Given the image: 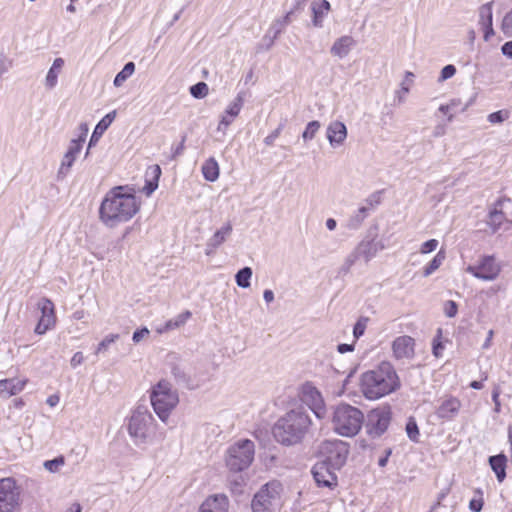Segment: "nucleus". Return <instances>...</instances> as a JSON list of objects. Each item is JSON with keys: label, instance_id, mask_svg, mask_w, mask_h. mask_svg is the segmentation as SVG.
<instances>
[{"label": "nucleus", "instance_id": "10", "mask_svg": "<svg viewBox=\"0 0 512 512\" xmlns=\"http://www.w3.org/2000/svg\"><path fill=\"white\" fill-rule=\"evenodd\" d=\"M391 412L386 408L373 409L368 415L366 430L372 438L380 437L388 428Z\"/></svg>", "mask_w": 512, "mask_h": 512}, {"label": "nucleus", "instance_id": "40", "mask_svg": "<svg viewBox=\"0 0 512 512\" xmlns=\"http://www.w3.org/2000/svg\"><path fill=\"white\" fill-rule=\"evenodd\" d=\"M83 134L78 139L72 140L66 153L72 155L74 158L78 155L82 148V143L85 141V136L88 131L86 124H82Z\"/></svg>", "mask_w": 512, "mask_h": 512}, {"label": "nucleus", "instance_id": "23", "mask_svg": "<svg viewBox=\"0 0 512 512\" xmlns=\"http://www.w3.org/2000/svg\"><path fill=\"white\" fill-rule=\"evenodd\" d=\"M356 44V41L353 39L352 36L345 35L340 38H338L332 45L330 52L332 55L342 59L346 57L352 47H354Z\"/></svg>", "mask_w": 512, "mask_h": 512}, {"label": "nucleus", "instance_id": "24", "mask_svg": "<svg viewBox=\"0 0 512 512\" xmlns=\"http://www.w3.org/2000/svg\"><path fill=\"white\" fill-rule=\"evenodd\" d=\"M228 498L223 495H213L208 497L200 506V511L227 512Z\"/></svg>", "mask_w": 512, "mask_h": 512}, {"label": "nucleus", "instance_id": "53", "mask_svg": "<svg viewBox=\"0 0 512 512\" xmlns=\"http://www.w3.org/2000/svg\"><path fill=\"white\" fill-rule=\"evenodd\" d=\"M456 73V68L452 64H448L444 66L441 70V74L439 77V81H445L451 77H453Z\"/></svg>", "mask_w": 512, "mask_h": 512}, {"label": "nucleus", "instance_id": "5", "mask_svg": "<svg viewBox=\"0 0 512 512\" xmlns=\"http://www.w3.org/2000/svg\"><path fill=\"white\" fill-rule=\"evenodd\" d=\"M363 421L364 414L357 407L341 403L334 409L332 417L333 429L341 436H355L360 431Z\"/></svg>", "mask_w": 512, "mask_h": 512}, {"label": "nucleus", "instance_id": "12", "mask_svg": "<svg viewBox=\"0 0 512 512\" xmlns=\"http://www.w3.org/2000/svg\"><path fill=\"white\" fill-rule=\"evenodd\" d=\"M37 307L41 312V317L35 327L34 332L38 335H43L55 326V307L53 302L46 297H43L39 300Z\"/></svg>", "mask_w": 512, "mask_h": 512}, {"label": "nucleus", "instance_id": "30", "mask_svg": "<svg viewBox=\"0 0 512 512\" xmlns=\"http://www.w3.org/2000/svg\"><path fill=\"white\" fill-rule=\"evenodd\" d=\"M63 66H64V60L62 58L54 59L53 64L50 67V69L46 75V78H45L46 88L53 89L57 85L58 75L60 74Z\"/></svg>", "mask_w": 512, "mask_h": 512}, {"label": "nucleus", "instance_id": "17", "mask_svg": "<svg viewBox=\"0 0 512 512\" xmlns=\"http://www.w3.org/2000/svg\"><path fill=\"white\" fill-rule=\"evenodd\" d=\"M415 340L407 335L397 337L392 343L393 354L397 359L414 357Z\"/></svg>", "mask_w": 512, "mask_h": 512}, {"label": "nucleus", "instance_id": "26", "mask_svg": "<svg viewBox=\"0 0 512 512\" xmlns=\"http://www.w3.org/2000/svg\"><path fill=\"white\" fill-rule=\"evenodd\" d=\"M293 11L288 12L282 18H278L270 26L269 34L272 33L271 38L269 39V44L267 45V49H270L274 45V41L279 37V35L283 32L285 27L291 22V15Z\"/></svg>", "mask_w": 512, "mask_h": 512}, {"label": "nucleus", "instance_id": "29", "mask_svg": "<svg viewBox=\"0 0 512 512\" xmlns=\"http://www.w3.org/2000/svg\"><path fill=\"white\" fill-rule=\"evenodd\" d=\"M507 458L504 454H498L489 457L491 469L496 474L497 480L502 482L506 477Z\"/></svg>", "mask_w": 512, "mask_h": 512}, {"label": "nucleus", "instance_id": "41", "mask_svg": "<svg viewBox=\"0 0 512 512\" xmlns=\"http://www.w3.org/2000/svg\"><path fill=\"white\" fill-rule=\"evenodd\" d=\"M65 462V457L63 455H59L54 459L44 461L43 467L50 473H58L65 465Z\"/></svg>", "mask_w": 512, "mask_h": 512}, {"label": "nucleus", "instance_id": "64", "mask_svg": "<svg viewBox=\"0 0 512 512\" xmlns=\"http://www.w3.org/2000/svg\"><path fill=\"white\" fill-rule=\"evenodd\" d=\"M502 54L508 58H512V40L505 42L501 47Z\"/></svg>", "mask_w": 512, "mask_h": 512}, {"label": "nucleus", "instance_id": "32", "mask_svg": "<svg viewBox=\"0 0 512 512\" xmlns=\"http://www.w3.org/2000/svg\"><path fill=\"white\" fill-rule=\"evenodd\" d=\"M202 174L205 180L214 182L219 177V165L214 157L207 159L202 165Z\"/></svg>", "mask_w": 512, "mask_h": 512}, {"label": "nucleus", "instance_id": "50", "mask_svg": "<svg viewBox=\"0 0 512 512\" xmlns=\"http://www.w3.org/2000/svg\"><path fill=\"white\" fill-rule=\"evenodd\" d=\"M75 159L76 158H74L72 155L65 153L58 171V175H66L69 169L72 167Z\"/></svg>", "mask_w": 512, "mask_h": 512}, {"label": "nucleus", "instance_id": "52", "mask_svg": "<svg viewBox=\"0 0 512 512\" xmlns=\"http://www.w3.org/2000/svg\"><path fill=\"white\" fill-rule=\"evenodd\" d=\"M406 432L410 440L418 442L419 429L418 425L414 420H409L406 424Z\"/></svg>", "mask_w": 512, "mask_h": 512}, {"label": "nucleus", "instance_id": "9", "mask_svg": "<svg viewBox=\"0 0 512 512\" xmlns=\"http://www.w3.org/2000/svg\"><path fill=\"white\" fill-rule=\"evenodd\" d=\"M20 508V488L13 478L0 480V512H17Z\"/></svg>", "mask_w": 512, "mask_h": 512}, {"label": "nucleus", "instance_id": "4", "mask_svg": "<svg viewBox=\"0 0 512 512\" xmlns=\"http://www.w3.org/2000/svg\"><path fill=\"white\" fill-rule=\"evenodd\" d=\"M150 402L159 419L167 422L179 403V395L169 381L162 379L151 388Z\"/></svg>", "mask_w": 512, "mask_h": 512}, {"label": "nucleus", "instance_id": "61", "mask_svg": "<svg viewBox=\"0 0 512 512\" xmlns=\"http://www.w3.org/2000/svg\"><path fill=\"white\" fill-rule=\"evenodd\" d=\"M366 207H369L370 210L373 209L374 206H376L377 204H379L380 202V197L378 196L377 193H374L372 195H370L366 200Z\"/></svg>", "mask_w": 512, "mask_h": 512}, {"label": "nucleus", "instance_id": "28", "mask_svg": "<svg viewBox=\"0 0 512 512\" xmlns=\"http://www.w3.org/2000/svg\"><path fill=\"white\" fill-rule=\"evenodd\" d=\"M331 8L327 0H321L319 3H312L313 19L312 23L315 27L321 28L323 26V18Z\"/></svg>", "mask_w": 512, "mask_h": 512}, {"label": "nucleus", "instance_id": "62", "mask_svg": "<svg viewBox=\"0 0 512 512\" xmlns=\"http://www.w3.org/2000/svg\"><path fill=\"white\" fill-rule=\"evenodd\" d=\"M233 122V119L231 117H229L228 115H223L220 122H219V125H218V130H225L231 123Z\"/></svg>", "mask_w": 512, "mask_h": 512}, {"label": "nucleus", "instance_id": "35", "mask_svg": "<svg viewBox=\"0 0 512 512\" xmlns=\"http://www.w3.org/2000/svg\"><path fill=\"white\" fill-rule=\"evenodd\" d=\"M494 1L487 2L479 7V21L480 26L493 24V8Z\"/></svg>", "mask_w": 512, "mask_h": 512}, {"label": "nucleus", "instance_id": "54", "mask_svg": "<svg viewBox=\"0 0 512 512\" xmlns=\"http://www.w3.org/2000/svg\"><path fill=\"white\" fill-rule=\"evenodd\" d=\"M457 311H458V306H457L456 302H454L452 300H448L445 302L444 313L447 317L452 318V317L456 316Z\"/></svg>", "mask_w": 512, "mask_h": 512}, {"label": "nucleus", "instance_id": "48", "mask_svg": "<svg viewBox=\"0 0 512 512\" xmlns=\"http://www.w3.org/2000/svg\"><path fill=\"white\" fill-rule=\"evenodd\" d=\"M509 118V111L499 110L488 115L487 119L492 124H500Z\"/></svg>", "mask_w": 512, "mask_h": 512}, {"label": "nucleus", "instance_id": "45", "mask_svg": "<svg viewBox=\"0 0 512 512\" xmlns=\"http://www.w3.org/2000/svg\"><path fill=\"white\" fill-rule=\"evenodd\" d=\"M208 91V85L205 82H198L190 87V94L196 99L204 98Z\"/></svg>", "mask_w": 512, "mask_h": 512}, {"label": "nucleus", "instance_id": "57", "mask_svg": "<svg viewBox=\"0 0 512 512\" xmlns=\"http://www.w3.org/2000/svg\"><path fill=\"white\" fill-rule=\"evenodd\" d=\"M149 334H150V331L148 330V328L143 327L141 329L136 330L133 333L132 340H133L134 343L137 344V343L141 342Z\"/></svg>", "mask_w": 512, "mask_h": 512}, {"label": "nucleus", "instance_id": "46", "mask_svg": "<svg viewBox=\"0 0 512 512\" xmlns=\"http://www.w3.org/2000/svg\"><path fill=\"white\" fill-rule=\"evenodd\" d=\"M441 337H442V329L439 328L437 330V335H436V337H434L433 342H432V353L436 358L441 357L443 350H444V345L441 341Z\"/></svg>", "mask_w": 512, "mask_h": 512}, {"label": "nucleus", "instance_id": "42", "mask_svg": "<svg viewBox=\"0 0 512 512\" xmlns=\"http://www.w3.org/2000/svg\"><path fill=\"white\" fill-rule=\"evenodd\" d=\"M413 77H414V74L412 72L407 71L405 73V81L401 83V88H400V90L396 91V95H395V98L397 99L399 104L405 102V100H406L405 95L407 93H409V91H410V87L406 83V81L409 80L410 82H412Z\"/></svg>", "mask_w": 512, "mask_h": 512}, {"label": "nucleus", "instance_id": "55", "mask_svg": "<svg viewBox=\"0 0 512 512\" xmlns=\"http://www.w3.org/2000/svg\"><path fill=\"white\" fill-rule=\"evenodd\" d=\"M284 125L280 124L273 132H271L267 137L264 139V143L267 146H272L275 142V140L279 137L281 134V131L283 130Z\"/></svg>", "mask_w": 512, "mask_h": 512}, {"label": "nucleus", "instance_id": "51", "mask_svg": "<svg viewBox=\"0 0 512 512\" xmlns=\"http://www.w3.org/2000/svg\"><path fill=\"white\" fill-rule=\"evenodd\" d=\"M119 339V334H109L107 335L97 346L95 354L101 353L103 350H106L110 344L114 343Z\"/></svg>", "mask_w": 512, "mask_h": 512}, {"label": "nucleus", "instance_id": "15", "mask_svg": "<svg viewBox=\"0 0 512 512\" xmlns=\"http://www.w3.org/2000/svg\"><path fill=\"white\" fill-rule=\"evenodd\" d=\"M501 205L502 201L498 200L488 214L486 223L492 233H496L499 230L508 231L512 227V221L507 219L505 213L500 209Z\"/></svg>", "mask_w": 512, "mask_h": 512}, {"label": "nucleus", "instance_id": "19", "mask_svg": "<svg viewBox=\"0 0 512 512\" xmlns=\"http://www.w3.org/2000/svg\"><path fill=\"white\" fill-rule=\"evenodd\" d=\"M326 134L329 144L336 148L344 143L347 137V128L343 122L333 121L328 125Z\"/></svg>", "mask_w": 512, "mask_h": 512}, {"label": "nucleus", "instance_id": "49", "mask_svg": "<svg viewBox=\"0 0 512 512\" xmlns=\"http://www.w3.org/2000/svg\"><path fill=\"white\" fill-rule=\"evenodd\" d=\"M369 318L360 317L354 325L353 335L355 339H359L365 332Z\"/></svg>", "mask_w": 512, "mask_h": 512}, {"label": "nucleus", "instance_id": "6", "mask_svg": "<svg viewBox=\"0 0 512 512\" xmlns=\"http://www.w3.org/2000/svg\"><path fill=\"white\" fill-rule=\"evenodd\" d=\"M156 421L146 406L139 405L132 412L128 422V433L136 445L149 442L154 435Z\"/></svg>", "mask_w": 512, "mask_h": 512}, {"label": "nucleus", "instance_id": "43", "mask_svg": "<svg viewBox=\"0 0 512 512\" xmlns=\"http://www.w3.org/2000/svg\"><path fill=\"white\" fill-rule=\"evenodd\" d=\"M320 127H321V124L317 120L309 122L307 124L305 130L302 133V138H303L304 142H308V141H311L312 139H314V137L318 133Z\"/></svg>", "mask_w": 512, "mask_h": 512}, {"label": "nucleus", "instance_id": "36", "mask_svg": "<svg viewBox=\"0 0 512 512\" xmlns=\"http://www.w3.org/2000/svg\"><path fill=\"white\" fill-rule=\"evenodd\" d=\"M446 258L444 250L438 251L435 257L424 267L423 276L428 277L433 274L443 263Z\"/></svg>", "mask_w": 512, "mask_h": 512}, {"label": "nucleus", "instance_id": "20", "mask_svg": "<svg viewBox=\"0 0 512 512\" xmlns=\"http://www.w3.org/2000/svg\"><path fill=\"white\" fill-rule=\"evenodd\" d=\"M232 233V225L228 222L220 229H218L211 238L207 241L205 254L211 255L214 251L226 241Z\"/></svg>", "mask_w": 512, "mask_h": 512}, {"label": "nucleus", "instance_id": "11", "mask_svg": "<svg viewBox=\"0 0 512 512\" xmlns=\"http://www.w3.org/2000/svg\"><path fill=\"white\" fill-rule=\"evenodd\" d=\"M301 401L305 403L319 419L326 415V407L321 393L310 383L302 387Z\"/></svg>", "mask_w": 512, "mask_h": 512}, {"label": "nucleus", "instance_id": "38", "mask_svg": "<svg viewBox=\"0 0 512 512\" xmlns=\"http://www.w3.org/2000/svg\"><path fill=\"white\" fill-rule=\"evenodd\" d=\"M244 103V93L240 92L234 99L232 103L229 104L227 109L225 110V114L234 119L237 117L241 111V108Z\"/></svg>", "mask_w": 512, "mask_h": 512}, {"label": "nucleus", "instance_id": "14", "mask_svg": "<svg viewBox=\"0 0 512 512\" xmlns=\"http://www.w3.org/2000/svg\"><path fill=\"white\" fill-rule=\"evenodd\" d=\"M326 461L317 462L312 468V475L319 487L333 488L337 485V476Z\"/></svg>", "mask_w": 512, "mask_h": 512}, {"label": "nucleus", "instance_id": "8", "mask_svg": "<svg viewBox=\"0 0 512 512\" xmlns=\"http://www.w3.org/2000/svg\"><path fill=\"white\" fill-rule=\"evenodd\" d=\"M282 485L278 481L264 484L254 495L251 508L253 512H276L281 506Z\"/></svg>", "mask_w": 512, "mask_h": 512}, {"label": "nucleus", "instance_id": "27", "mask_svg": "<svg viewBox=\"0 0 512 512\" xmlns=\"http://www.w3.org/2000/svg\"><path fill=\"white\" fill-rule=\"evenodd\" d=\"M160 176L161 168L159 165L155 164L148 167L146 170V184L144 186L146 195H151L158 188V181Z\"/></svg>", "mask_w": 512, "mask_h": 512}, {"label": "nucleus", "instance_id": "21", "mask_svg": "<svg viewBox=\"0 0 512 512\" xmlns=\"http://www.w3.org/2000/svg\"><path fill=\"white\" fill-rule=\"evenodd\" d=\"M26 383L27 380L16 378L0 380V398L8 399L11 396L17 395L24 389Z\"/></svg>", "mask_w": 512, "mask_h": 512}, {"label": "nucleus", "instance_id": "7", "mask_svg": "<svg viewBox=\"0 0 512 512\" xmlns=\"http://www.w3.org/2000/svg\"><path fill=\"white\" fill-rule=\"evenodd\" d=\"M255 445L249 439H242L232 444L226 452V465L230 471L241 472L253 462Z\"/></svg>", "mask_w": 512, "mask_h": 512}, {"label": "nucleus", "instance_id": "16", "mask_svg": "<svg viewBox=\"0 0 512 512\" xmlns=\"http://www.w3.org/2000/svg\"><path fill=\"white\" fill-rule=\"evenodd\" d=\"M461 401L454 396L443 398L436 409V416L444 421L453 420L461 409Z\"/></svg>", "mask_w": 512, "mask_h": 512}, {"label": "nucleus", "instance_id": "2", "mask_svg": "<svg viewBox=\"0 0 512 512\" xmlns=\"http://www.w3.org/2000/svg\"><path fill=\"white\" fill-rule=\"evenodd\" d=\"M401 386L395 368L389 362H382L375 369L366 371L360 378V389L369 400L380 399L395 392Z\"/></svg>", "mask_w": 512, "mask_h": 512}, {"label": "nucleus", "instance_id": "1", "mask_svg": "<svg viewBox=\"0 0 512 512\" xmlns=\"http://www.w3.org/2000/svg\"><path fill=\"white\" fill-rule=\"evenodd\" d=\"M126 187L116 186L110 189L101 202L99 218L107 227L113 228L129 221L140 208V203Z\"/></svg>", "mask_w": 512, "mask_h": 512}, {"label": "nucleus", "instance_id": "56", "mask_svg": "<svg viewBox=\"0 0 512 512\" xmlns=\"http://www.w3.org/2000/svg\"><path fill=\"white\" fill-rule=\"evenodd\" d=\"M437 246H438V240L430 239L421 245L420 252L422 254H427V253L433 252L437 248Z\"/></svg>", "mask_w": 512, "mask_h": 512}, {"label": "nucleus", "instance_id": "33", "mask_svg": "<svg viewBox=\"0 0 512 512\" xmlns=\"http://www.w3.org/2000/svg\"><path fill=\"white\" fill-rule=\"evenodd\" d=\"M171 373L174 376L176 382L185 386L188 389L196 388V385L192 382L189 375L186 373L185 368L181 365L175 364L171 368Z\"/></svg>", "mask_w": 512, "mask_h": 512}, {"label": "nucleus", "instance_id": "63", "mask_svg": "<svg viewBox=\"0 0 512 512\" xmlns=\"http://www.w3.org/2000/svg\"><path fill=\"white\" fill-rule=\"evenodd\" d=\"M483 32H484V40L488 41L494 34L493 24H488L481 26Z\"/></svg>", "mask_w": 512, "mask_h": 512}, {"label": "nucleus", "instance_id": "60", "mask_svg": "<svg viewBox=\"0 0 512 512\" xmlns=\"http://www.w3.org/2000/svg\"><path fill=\"white\" fill-rule=\"evenodd\" d=\"M483 508L482 499H472L469 503V509L473 512H480Z\"/></svg>", "mask_w": 512, "mask_h": 512}, {"label": "nucleus", "instance_id": "22", "mask_svg": "<svg viewBox=\"0 0 512 512\" xmlns=\"http://www.w3.org/2000/svg\"><path fill=\"white\" fill-rule=\"evenodd\" d=\"M383 248L384 246L381 243L371 240L361 241L354 250L359 259L363 258L365 262H369L376 256L378 251L382 250Z\"/></svg>", "mask_w": 512, "mask_h": 512}, {"label": "nucleus", "instance_id": "25", "mask_svg": "<svg viewBox=\"0 0 512 512\" xmlns=\"http://www.w3.org/2000/svg\"><path fill=\"white\" fill-rule=\"evenodd\" d=\"M115 117H116V111L114 110V111H111L108 114H106L99 121V123L96 125V127H95V129H94V131L92 133V136L90 138V141H89V144H88V149H90L93 145H95L98 142V140L100 139L102 134L111 125V123L113 122ZM88 153H89V150H87L86 156L88 155Z\"/></svg>", "mask_w": 512, "mask_h": 512}, {"label": "nucleus", "instance_id": "39", "mask_svg": "<svg viewBox=\"0 0 512 512\" xmlns=\"http://www.w3.org/2000/svg\"><path fill=\"white\" fill-rule=\"evenodd\" d=\"M252 269L250 267H244L240 269L235 275V281L241 288H248L250 286V279L252 277Z\"/></svg>", "mask_w": 512, "mask_h": 512}, {"label": "nucleus", "instance_id": "18", "mask_svg": "<svg viewBox=\"0 0 512 512\" xmlns=\"http://www.w3.org/2000/svg\"><path fill=\"white\" fill-rule=\"evenodd\" d=\"M325 449L330 453L326 462L333 468L339 469L344 465L348 455V448L343 442L328 443Z\"/></svg>", "mask_w": 512, "mask_h": 512}, {"label": "nucleus", "instance_id": "59", "mask_svg": "<svg viewBox=\"0 0 512 512\" xmlns=\"http://www.w3.org/2000/svg\"><path fill=\"white\" fill-rule=\"evenodd\" d=\"M83 362H84V355L82 352H76L70 360V364L73 368H76L77 366L81 365Z\"/></svg>", "mask_w": 512, "mask_h": 512}, {"label": "nucleus", "instance_id": "3", "mask_svg": "<svg viewBox=\"0 0 512 512\" xmlns=\"http://www.w3.org/2000/svg\"><path fill=\"white\" fill-rule=\"evenodd\" d=\"M311 418L303 407L286 412L273 427V435L282 445L292 446L301 443L309 432Z\"/></svg>", "mask_w": 512, "mask_h": 512}, {"label": "nucleus", "instance_id": "37", "mask_svg": "<svg viewBox=\"0 0 512 512\" xmlns=\"http://www.w3.org/2000/svg\"><path fill=\"white\" fill-rule=\"evenodd\" d=\"M135 64L133 62H127L123 69L115 76L113 84L116 87L122 86V84L134 73Z\"/></svg>", "mask_w": 512, "mask_h": 512}, {"label": "nucleus", "instance_id": "31", "mask_svg": "<svg viewBox=\"0 0 512 512\" xmlns=\"http://www.w3.org/2000/svg\"><path fill=\"white\" fill-rule=\"evenodd\" d=\"M191 315V312L187 310L177 315L175 318L168 320L163 327L157 328V332L162 334L164 332L180 328L187 322Z\"/></svg>", "mask_w": 512, "mask_h": 512}, {"label": "nucleus", "instance_id": "34", "mask_svg": "<svg viewBox=\"0 0 512 512\" xmlns=\"http://www.w3.org/2000/svg\"><path fill=\"white\" fill-rule=\"evenodd\" d=\"M369 212V207L361 206L353 215L350 216L347 222V227L354 230L358 229L369 215Z\"/></svg>", "mask_w": 512, "mask_h": 512}, {"label": "nucleus", "instance_id": "47", "mask_svg": "<svg viewBox=\"0 0 512 512\" xmlns=\"http://www.w3.org/2000/svg\"><path fill=\"white\" fill-rule=\"evenodd\" d=\"M501 31L506 37H512V8L504 15L502 19Z\"/></svg>", "mask_w": 512, "mask_h": 512}, {"label": "nucleus", "instance_id": "13", "mask_svg": "<svg viewBox=\"0 0 512 512\" xmlns=\"http://www.w3.org/2000/svg\"><path fill=\"white\" fill-rule=\"evenodd\" d=\"M467 272L486 281L494 280L500 273V266L493 256H484L478 265H469Z\"/></svg>", "mask_w": 512, "mask_h": 512}, {"label": "nucleus", "instance_id": "58", "mask_svg": "<svg viewBox=\"0 0 512 512\" xmlns=\"http://www.w3.org/2000/svg\"><path fill=\"white\" fill-rule=\"evenodd\" d=\"M185 141H186V136L184 135L182 137V140H181L180 144L177 145L175 148H172L171 159H176L178 156L183 154L184 149H185V145H184Z\"/></svg>", "mask_w": 512, "mask_h": 512}, {"label": "nucleus", "instance_id": "44", "mask_svg": "<svg viewBox=\"0 0 512 512\" xmlns=\"http://www.w3.org/2000/svg\"><path fill=\"white\" fill-rule=\"evenodd\" d=\"M357 260H359V257L356 254L355 250H353L345 258L343 264L339 268L338 274L339 275H346V274H348L350 269H351V267L356 263Z\"/></svg>", "mask_w": 512, "mask_h": 512}]
</instances>
